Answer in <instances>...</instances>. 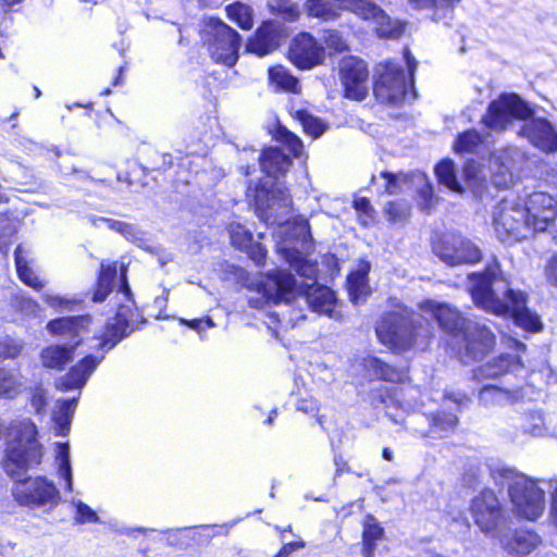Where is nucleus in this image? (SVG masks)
I'll return each instance as SVG.
<instances>
[{
	"instance_id": "nucleus-14",
	"label": "nucleus",
	"mask_w": 557,
	"mask_h": 557,
	"mask_svg": "<svg viewBox=\"0 0 557 557\" xmlns=\"http://www.w3.org/2000/svg\"><path fill=\"white\" fill-rule=\"evenodd\" d=\"M525 208L500 203L494 212V226L500 240L508 238L519 240L527 237V232L532 230Z\"/></svg>"
},
{
	"instance_id": "nucleus-2",
	"label": "nucleus",
	"mask_w": 557,
	"mask_h": 557,
	"mask_svg": "<svg viewBox=\"0 0 557 557\" xmlns=\"http://www.w3.org/2000/svg\"><path fill=\"white\" fill-rule=\"evenodd\" d=\"M468 277V288L476 307L495 315L511 317L517 325L528 331L541 330L539 315L527 308V295L510 287L496 259L483 272L471 273Z\"/></svg>"
},
{
	"instance_id": "nucleus-55",
	"label": "nucleus",
	"mask_w": 557,
	"mask_h": 557,
	"mask_svg": "<svg viewBox=\"0 0 557 557\" xmlns=\"http://www.w3.org/2000/svg\"><path fill=\"white\" fill-rule=\"evenodd\" d=\"M22 350V345L9 336H0V357L14 358Z\"/></svg>"
},
{
	"instance_id": "nucleus-25",
	"label": "nucleus",
	"mask_w": 557,
	"mask_h": 557,
	"mask_svg": "<svg viewBox=\"0 0 557 557\" xmlns=\"http://www.w3.org/2000/svg\"><path fill=\"white\" fill-rule=\"evenodd\" d=\"M79 345V341L66 345H50L40 352V360L45 368L51 370H63L73 359L74 350Z\"/></svg>"
},
{
	"instance_id": "nucleus-16",
	"label": "nucleus",
	"mask_w": 557,
	"mask_h": 557,
	"mask_svg": "<svg viewBox=\"0 0 557 557\" xmlns=\"http://www.w3.org/2000/svg\"><path fill=\"white\" fill-rule=\"evenodd\" d=\"M289 60L302 70L312 69L324 60V48L308 33L297 35L289 48Z\"/></svg>"
},
{
	"instance_id": "nucleus-7",
	"label": "nucleus",
	"mask_w": 557,
	"mask_h": 557,
	"mask_svg": "<svg viewBox=\"0 0 557 557\" xmlns=\"http://www.w3.org/2000/svg\"><path fill=\"white\" fill-rule=\"evenodd\" d=\"M198 34L214 63L227 67L237 63L242 37L235 29L220 18L206 16L198 24Z\"/></svg>"
},
{
	"instance_id": "nucleus-62",
	"label": "nucleus",
	"mask_w": 557,
	"mask_h": 557,
	"mask_svg": "<svg viewBox=\"0 0 557 557\" xmlns=\"http://www.w3.org/2000/svg\"><path fill=\"white\" fill-rule=\"evenodd\" d=\"M398 203L388 202L385 207V212L391 221H399L405 215V209H398Z\"/></svg>"
},
{
	"instance_id": "nucleus-26",
	"label": "nucleus",
	"mask_w": 557,
	"mask_h": 557,
	"mask_svg": "<svg viewBox=\"0 0 557 557\" xmlns=\"http://www.w3.org/2000/svg\"><path fill=\"white\" fill-rule=\"evenodd\" d=\"M370 268L369 262L361 261L347 277L349 297L355 305L363 302L370 293V287L368 285Z\"/></svg>"
},
{
	"instance_id": "nucleus-3",
	"label": "nucleus",
	"mask_w": 557,
	"mask_h": 557,
	"mask_svg": "<svg viewBox=\"0 0 557 557\" xmlns=\"http://www.w3.org/2000/svg\"><path fill=\"white\" fill-rule=\"evenodd\" d=\"M531 114L532 109L519 96L503 94L490 103L483 122L492 131H505L513 120H525L518 132L519 136L525 137L543 151H557V133L552 124L542 117L527 120Z\"/></svg>"
},
{
	"instance_id": "nucleus-58",
	"label": "nucleus",
	"mask_w": 557,
	"mask_h": 557,
	"mask_svg": "<svg viewBox=\"0 0 557 557\" xmlns=\"http://www.w3.org/2000/svg\"><path fill=\"white\" fill-rule=\"evenodd\" d=\"M181 323L188 325L190 329L197 331L199 334H201V332L205 329H212L215 325L214 322L212 321V319L209 317H206L203 319H194V320L181 319Z\"/></svg>"
},
{
	"instance_id": "nucleus-23",
	"label": "nucleus",
	"mask_w": 557,
	"mask_h": 557,
	"mask_svg": "<svg viewBox=\"0 0 557 557\" xmlns=\"http://www.w3.org/2000/svg\"><path fill=\"white\" fill-rule=\"evenodd\" d=\"M89 323L90 318L88 315L64 317L50 321L47 329L51 334L70 338L75 343L82 341Z\"/></svg>"
},
{
	"instance_id": "nucleus-41",
	"label": "nucleus",
	"mask_w": 557,
	"mask_h": 557,
	"mask_svg": "<svg viewBox=\"0 0 557 557\" xmlns=\"http://www.w3.org/2000/svg\"><path fill=\"white\" fill-rule=\"evenodd\" d=\"M305 7L309 15L320 17L325 21L335 20L339 16L336 8V0L329 2L326 0H305Z\"/></svg>"
},
{
	"instance_id": "nucleus-44",
	"label": "nucleus",
	"mask_w": 557,
	"mask_h": 557,
	"mask_svg": "<svg viewBox=\"0 0 557 557\" xmlns=\"http://www.w3.org/2000/svg\"><path fill=\"white\" fill-rule=\"evenodd\" d=\"M482 136L474 129L461 133L454 145L458 153H473L482 145Z\"/></svg>"
},
{
	"instance_id": "nucleus-50",
	"label": "nucleus",
	"mask_w": 557,
	"mask_h": 557,
	"mask_svg": "<svg viewBox=\"0 0 557 557\" xmlns=\"http://www.w3.org/2000/svg\"><path fill=\"white\" fill-rule=\"evenodd\" d=\"M18 379L7 370H0V397L12 398L18 393Z\"/></svg>"
},
{
	"instance_id": "nucleus-61",
	"label": "nucleus",
	"mask_w": 557,
	"mask_h": 557,
	"mask_svg": "<svg viewBox=\"0 0 557 557\" xmlns=\"http://www.w3.org/2000/svg\"><path fill=\"white\" fill-rule=\"evenodd\" d=\"M547 281L557 286V253H555L546 267Z\"/></svg>"
},
{
	"instance_id": "nucleus-13",
	"label": "nucleus",
	"mask_w": 557,
	"mask_h": 557,
	"mask_svg": "<svg viewBox=\"0 0 557 557\" xmlns=\"http://www.w3.org/2000/svg\"><path fill=\"white\" fill-rule=\"evenodd\" d=\"M524 208L532 231L557 237V201L550 195L535 191L528 197Z\"/></svg>"
},
{
	"instance_id": "nucleus-59",
	"label": "nucleus",
	"mask_w": 557,
	"mask_h": 557,
	"mask_svg": "<svg viewBox=\"0 0 557 557\" xmlns=\"http://www.w3.org/2000/svg\"><path fill=\"white\" fill-rule=\"evenodd\" d=\"M302 547H305L304 541L286 542L274 557H288L293 552Z\"/></svg>"
},
{
	"instance_id": "nucleus-39",
	"label": "nucleus",
	"mask_w": 557,
	"mask_h": 557,
	"mask_svg": "<svg viewBox=\"0 0 557 557\" xmlns=\"http://www.w3.org/2000/svg\"><path fill=\"white\" fill-rule=\"evenodd\" d=\"M269 79L277 89L296 92L298 81L284 66L277 65L269 70Z\"/></svg>"
},
{
	"instance_id": "nucleus-6",
	"label": "nucleus",
	"mask_w": 557,
	"mask_h": 557,
	"mask_svg": "<svg viewBox=\"0 0 557 557\" xmlns=\"http://www.w3.org/2000/svg\"><path fill=\"white\" fill-rule=\"evenodd\" d=\"M496 485H507L513 513L528 521L537 520L545 510V493L537 483L510 469L492 473Z\"/></svg>"
},
{
	"instance_id": "nucleus-11",
	"label": "nucleus",
	"mask_w": 557,
	"mask_h": 557,
	"mask_svg": "<svg viewBox=\"0 0 557 557\" xmlns=\"http://www.w3.org/2000/svg\"><path fill=\"white\" fill-rule=\"evenodd\" d=\"M435 255L446 264H473L482 259L481 249L469 238L458 234L444 235L434 246Z\"/></svg>"
},
{
	"instance_id": "nucleus-28",
	"label": "nucleus",
	"mask_w": 557,
	"mask_h": 557,
	"mask_svg": "<svg viewBox=\"0 0 557 557\" xmlns=\"http://www.w3.org/2000/svg\"><path fill=\"white\" fill-rule=\"evenodd\" d=\"M261 170L268 175L276 177L285 173L292 165V159L277 147L265 149L259 157Z\"/></svg>"
},
{
	"instance_id": "nucleus-49",
	"label": "nucleus",
	"mask_w": 557,
	"mask_h": 557,
	"mask_svg": "<svg viewBox=\"0 0 557 557\" xmlns=\"http://www.w3.org/2000/svg\"><path fill=\"white\" fill-rule=\"evenodd\" d=\"M268 7L271 13L281 16L285 21L293 22L299 16L298 7L288 0H275L269 2Z\"/></svg>"
},
{
	"instance_id": "nucleus-53",
	"label": "nucleus",
	"mask_w": 557,
	"mask_h": 557,
	"mask_svg": "<svg viewBox=\"0 0 557 557\" xmlns=\"http://www.w3.org/2000/svg\"><path fill=\"white\" fill-rule=\"evenodd\" d=\"M523 432L532 436H540L544 431V419L541 412H531L525 417L522 425Z\"/></svg>"
},
{
	"instance_id": "nucleus-54",
	"label": "nucleus",
	"mask_w": 557,
	"mask_h": 557,
	"mask_svg": "<svg viewBox=\"0 0 557 557\" xmlns=\"http://www.w3.org/2000/svg\"><path fill=\"white\" fill-rule=\"evenodd\" d=\"M321 40L324 42L326 48L334 50L335 52H343L347 50V44L341 36L339 32L335 29L325 30Z\"/></svg>"
},
{
	"instance_id": "nucleus-46",
	"label": "nucleus",
	"mask_w": 557,
	"mask_h": 557,
	"mask_svg": "<svg viewBox=\"0 0 557 557\" xmlns=\"http://www.w3.org/2000/svg\"><path fill=\"white\" fill-rule=\"evenodd\" d=\"M384 531L380 524H364L362 532V553L364 557H372L376 542L382 541Z\"/></svg>"
},
{
	"instance_id": "nucleus-51",
	"label": "nucleus",
	"mask_w": 557,
	"mask_h": 557,
	"mask_svg": "<svg viewBox=\"0 0 557 557\" xmlns=\"http://www.w3.org/2000/svg\"><path fill=\"white\" fill-rule=\"evenodd\" d=\"M277 140L292 153L298 157L302 151V143L299 137L290 133L286 128H280L277 132Z\"/></svg>"
},
{
	"instance_id": "nucleus-37",
	"label": "nucleus",
	"mask_w": 557,
	"mask_h": 557,
	"mask_svg": "<svg viewBox=\"0 0 557 557\" xmlns=\"http://www.w3.org/2000/svg\"><path fill=\"white\" fill-rule=\"evenodd\" d=\"M284 258L300 276L315 280L317 268L306 259L302 252L297 249H285Z\"/></svg>"
},
{
	"instance_id": "nucleus-35",
	"label": "nucleus",
	"mask_w": 557,
	"mask_h": 557,
	"mask_svg": "<svg viewBox=\"0 0 557 557\" xmlns=\"http://www.w3.org/2000/svg\"><path fill=\"white\" fill-rule=\"evenodd\" d=\"M363 366L370 377L388 382H397L400 379V373L395 368L376 357L364 358Z\"/></svg>"
},
{
	"instance_id": "nucleus-15",
	"label": "nucleus",
	"mask_w": 557,
	"mask_h": 557,
	"mask_svg": "<svg viewBox=\"0 0 557 557\" xmlns=\"http://www.w3.org/2000/svg\"><path fill=\"white\" fill-rule=\"evenodd\" d=\"M339 76L346 98L361 101L367 97L369 71L363 60L357 57L344 58L339 64Z\"/></svg>"
},
{
	"instance_id": "nucleus-52",
	"label": "nucleus",
	"mask_w": 557,
	"mask_h": 557,
	"mask_svg": "<svg viewBox=\"0 0 557 557\" xmlns=\"http://www.w3.org/2000/svg\"><path fill=\"white\" fill-rule=\"evenodd\" d=\"M458 424V418L455 413L440 411L432 417V425L441 432H451Z\"/></svg>"
},
{
	"instance_id": "nucleus-20",
	"label": "nucleus",
	"mask_w": 557,
	"mask_h": 557,
	"mask_svg": "<svg viewBox=\"0 0 557 557\" xmlns=\"http://www.w3.org/2000/svg\"><path fill=\"white\" fill-rule=\"evenodd\" d=\"M474 522H496L503 517V508L492 490H484L471 503Z\"/></svg>"
},
{
	"instance_id": "nucleus-47",
	"label": "nucleus",
	"mask_w": 557,
	"mask_h": 557,
	"mask_svg": "<svg viewBox=\"0 0 557 557\" xmlns=\"http://www.w3.org/2000/svg\"><path fill=\"white\" fill-rule=\"evenodd\" d=\"M228 234L232 245L239 250L247 249L252 242L251 232L238 222L228 224Z\"/></svg>"
},
{
	"instance_id": "nucleus-22",
	"label": "nucleus",
	"mask_w": 557,
	"mask_h": 557,
	"mask_svg": "<svg viewBox=\"0 0 557 557\" xmlns=\"http://www.w3.org/2000/svg\"><path fill=\"white\" fill-rule=\"evenodd\" d=\"M280 45V30L275 22L268 21L262 23L255 36L247 44L248 51L263 57Z\"/></svg>"
},
{
	"instance_id": "nucleus-31",
	"label": "nucleus",
	"mask_w": 557,
	"mask_h": 557,
	"mask_svg": "<svg viewBox=\"0 0 557 557\" xmlns=\"http://www.w3.org/2000/svg\"><path fill=\"white\" fill-rule=\"evenodd\" d=\"M77 398L64 399L58 403L57 410L53 412V422L55 432L60 436H65L70 432L73 414L77 406Z\"/></svg>"
},
{
	"instance_id": "nucleus-1",
	"label": "nucleus",
	"mask_w": 557,
	"mask_h": 557,
	"mask_svg": "<svg viewBox=\"0 0 557 557\" xmlns=\"http://www.w3.org/2000/svg\"><path fill=\"white\" fill-rule=\"evenodd\" d=\"M37 435V426L29 419L12 421L7 432L2 468L15 481L13 495L16 502L33 508H51L60 499L53 482L42 476L22 480L27 470L41 463L44 447Z\"/></svg>"
},
{
	"instance_id": "nucleus-30",
	"label": "nucleus",
	"mask_w": 557,
	"mask_h": 557,
	"mask_svg": "<svg viewBox=\"0 0 557 557\" xmlns=\"http://www.w3.org/2000/svg\"><path fill=\"white\" fill-rule=\"evenodd\" d=\"M461 0H408L409 4L416 10H431L434 21H444L449 18L455 5Z\"/></svg>"
},
{
	"instance_id": "nucleus-9",
	"label": "nucleus",
	"mask_w": 557,
	"mask_h": 557,
	"mask_svg": "<svg viewBox=\"0 0 557 557\" xmlns=\"http://www.w3.org/2000/svg\"><path fill=\"white\" fill-rule=\"evenodd\" d=\"M462 333L460 358L463 363L480 361L491 354L496 344V336L480 321H469Z\"/></svg>"
},
{
	"instance_id": "nucleus-27",
	"label": "nucleus",
	"mask_w": 557,
	"mask_h": 557,
	"mask_svg": "<svg viewBox=\"0 0 557 557\" xmlns=\"http://www.w3.org/2000/svg\"><path fill=\"white\" fill-rule=\"evenodd\" d=\"M523 159L522 152L509 147L493 154L492 160L500 165V174L494 176V184L499 187H507L511 182V170Z\"/></svg>"
},
{
	"instance_id": "nucleus-33",
	"label": "nucleus",
	"mask_w": 557,
	"mask_h": 557,
	"mask_svg": "<svg viewBox=\"0 0 557 557\" xmlns=\"http://www.w3.org/2000/svg\"><path fill=\"white\" fill-rule=\"evenodd\" d=\"M338 11L354 13L364 21H372L380 13V7L371 0H336Z\"/></svg>"
},
{
	"instance_id": "nucleus-48",
	"label": "nucleus",
	"mask_w": 557,
	"mask_h": 557,
	"mask_svg": "<svg viewBox=\"0 0 557 557\" xmlns=\"http://www.w3.org/2000/svg\"><path fill=\"white\" fill-rule=\"evenodd\" d=\"M298 121L301 123L305 133L312 138L320 137L325 132V124L306 111H297Z\"/></svg>"
},
{
	"instance_id": "nucleus-24",
	"label": "nucleus",
	"mask_w": 557,
	"mask_h": 557,
	"mask_svg": "<svg viewBox=\"0 0 557 557\" xmlns=\"http://www.w3.org/2000/svg\"><path fill=\"white\" fill-rule=\"evenodd\" d=\"M523 371V364L518 357L510 355H502L485 364L479 367L474 371V377L481 379H496L507 373H515L516 375Z\"/></svg>"
},
{
	"instance_id": "nucleus-56",
	"label": "nucleus",
	"mask_w": 557,
	"mask_h": 557,
	"mask_svg": "<svg viewBox=\"0 0 557 557\" xmlns=\"http://www.w3.org/2000/svg\"><path fill=\"white\" fill-rule=\"evenodd\" d=\"M75 507L77 519L81 520V522H98L99 517L97 512L94 509H91L88 505L78 500L77 503H75Z\"/></svg>"
},
{
	"instance_id": "nucleus-64",
	"label": "nucleus",
	"mask_w": 557,
	"mask_h": 557,
	"mask_svg": "<svg viewBox=\"0 0 557 557\" xmlns=\"http://www.w3.org/2000/svg\"><path fill=\"white\" fill-rule=\"evenodd\" d=\"M297 409L306 413H313L318 411V405L317 401L312 398L300 399L297 404Z\"/></svg>"
},
{
	"instance_id": "nucleus-45",
	"label": "nucleus",
	"mask_w": 557,
	"mask_h": 557,
	"mask_svg": "<svg viewBox=\"0 0 557 557\" xmlns=\"http://www.w3.org/2000/svg\"><path fill=\"white\" fill-rule=\"evenodd\" d=\"M293 232L299 240L301 249L309 253L313 249L312 235L309 222L306 218L299 215L293 221Z\"/></svg>"
},
{
	"instance_id": "nucleus-29",
	"label": "nucleus",
	"mask_w": 557,
	"mask_h": 557,
	"mask_svg": "<svg viewBox=\"0 0 557 557\" xmlns=\"http://www.w3.org/2000/svg\"><path fill=\"white\" fill-rule=\"evenodd\" d=\"M30 250L24 246L18 245L14 251L16 272L20 280L29 287L39 290L45 286V283L36 275L34 270L29 267L27 259Z\"/></svg>"
},
{
	"instance_id": "nucleus-57",
	"label": "nucleus",
	"mask_w": 557,
	"mask_h": 557,
	"mask_svg": "<svg viewBox=\"0 0 557 557\" xmlns=\"http://www.w3.org/2000/svg\"><path fill=\"white\" fill-rule=\"evenodd\" d=\"M246 251L249 258L257 264L262 265L265 260L267 249L259 243L251 242L250 246L247 249H242Z\"/></svg>"
},
{
	"instance_id": "nucleus-17",
	"label": "nucleus",
	"mask_w": 557,
	"mask_h": 557,
	"mask_svg": "<svg viewBox=\"0 0 557 557\" xmlns=\"http://www.w3.org/2000/svg\"><path fill=\"white\" fill-rule=\"evenodd\" d=\"M90 221L96 226H99V223H104L109 230L121 234L123 237L136 244L138 247L152 253H156L158 256L161 267H164L168 262L172 261L170 253H166L160 247L150 246L145 237V234L140 230H138L134 224L102 216L91 218Z\"/></svg>"
},
{
	"instance_id": "nucleus-36",
	"label": "nucleus",
	"mask_w": 557,
	"mask_h": 557,
	"mask_svg": "<svg viewBox=\"0 0 557 557\" xmlns=\"http://www.w3.org/2000/svg\"><path fill=\"white\" fill-rule=\"evenodd\" d=\"M375 23V29L380 37L398 38L405 29V24L399 20H393L381 8L380 13L372 20Z\"/></svg>"
},
{
	"instance_id": "nucleus-10",
	"label": "nucleus",
	"mask_w": 557,
	"mask_h": 557,
	"mask_svg": "<svg viewBox=\"0 0 557 557\" xmlns=\"http://www.w3.org/2000/svg\"><path fill=\"white\" fill-rule=\"evenodd\" d=\"M120 276L121 286L117 294H121L127 304L120 305L115 317L107 323L100 343L102 349H112L122 338L133 331L131 327V319L133 317L131 289L126 282V270L123 265L121 267Z\"/></svg>"
},
{
	"instance_id": "nucleus-8",
	"label": "nucleus",
	"mask_w": 557,
	"mask_h": 557,
	"mask_svg": "<svg viewBox=\"0 0 557 557\" xmlns=\"http://www.w3.org/2000/svg\"><path fill=\"white\" fill-rule=\"evenodd\" d=\"M247 197L253 201L256 213L267 224H285L290 212L292 198L280 185L271 190L264 187L248 188Z\"/></svg>"
},
{
	"instance_id": "nucleus-18",
	"label": "nucleus",
	"mask_w": 557,
	"mask_h": 557,
	"mask_svg": "<svg viewBox=\"0 0 557 557\" xmlns=\"http://www.w3.org/2000/svg\"><path fill=\"white\" fill-rule=\"evenodd\" d=\"M103 358L104 355L85 356L78 363L73 366L66 374L62 375L55 381V387L62 392L81 389L85 386L89 376L101 363Z\"/></svg>"
},
{
	"instance_id": "nucleus-34",
	"label": "nucleus",
	"mask_w": 557,
	"mask_h": 557,
	"mask_svg": "<svg viewBox=\"0 0 557 557\" xmlns=\"http://www.w3.org/2000/svg\"><path fill=\"white\" fill-rule=\"evenodd\" d=\"M117 275V265L115 262L109 264H101V270L98 277L97 289L92 295L95 302L103 301L112 290Z\"/></svg>"
},
{
	"instance_id": "nucleus-4",
	"label": "nucleus",
	"mask_w": 557,
	"mask_h": 557,
	"mask_svg": "<svg viewBox=\"0 0 557 557\" xmlns=\"http://www.w3.org/2000/svg\"><path fill=\"white\" fill-rule=\"evenodd\" d=\"M375 333L383 345L398 352L414 346L424 348L432 335L426 319L404 307L384 313L376 324Z\"/></svg>"
},
{
	"instance_id": "nucleus-63",
	"label": "nucleus",
	"mask_w": 557,
	"mask_h": 557,
	"mask_svg": "<svg viewBox=\"0 0 557 557\" xmlns=\"http://www.w3.org/2000/svg\"><path fill=\"white\" fill-rule=\"evenodd\" d=\"M3 230H4V234L3 235L0 234V250L1 251L7 250L8 246L10 245V237L14 233L13 226L8 221H5V225L3 226Z\"/></svg>"
},
{
	"instance_id": "nucleus-5",
	"label": "nucleus",
	"mask_w": 557,
	"mask_h": 557,
	"mask_svg": "<svg viewBox=\"0 0 557 557\" xmlns=\"http://www.w3.org/2000/svg\"><path fill=\"white\" fill-rule=\"evenodd\" d=\"M267 290L272 294L275 302H289L296 295H300L312 311L332 319L341 317L336 310L338 304L335 294L331 288L314 283L300 285L286 270L276 269L268 273Z\"/></svg>"
},
{
	"instance_id": "nucleus-32",
	"label": "nucleus",
	"mask_w": 557,
	"mask_h": 557,
	"mask_svg": "<svg viewBox=\"0 0 557 557\" xmlns=\"http://www.w3.org/2000/svg\"><path fill=\"white\" fill-rule=\"evenodd\" d=\"M517 398L515 389L500 388L496 385H486L479 392V401L484 406H503Z\"/></svg>"
},
{
	"instance_id": "nucleus-12",
	"label": "nucleus",
	"mask_w": 557,
	"mask_h": 557,
	"mask_svg": "<svg viewBox=\"0 0 557 557\" xmlns=\"http://www.w3.org/2000/svg\"><path fill=\"white\" fill-rule=\"evenodd\" d=\"M407 89L406 74L399 64L395 62L380 64L373 87L380 102L397 104L404 100Z\"/></svg>"
},
{
	"instance_id": "nucleus-60",
	"label": "nucleus",
	"mask_w": 557,
	"mask_h": 557,
	"mask_svg": "<svg viewBox=\"0 0 557 557\" xmlns=\"http://www.w3.org/2000/svg\"><path fill=\"white\" fill-rule=\"evenodd\" d=\"M47 405L46 393L42 389H37L32 397V406L37 413H41Z\"/></svg>"
},
{
	"instance_id": "nucleus-42",
	"label": "nucleus",
	"mask_w": 557,
	"mask_h": 557,
	"mask_svg": "<svg viewBox=\"0 0 557 557\" xmlns=\"http://www.w3.org/2000/svg\"><path fill=\"white\" fill-rule=\"evenodd\" d=\"M227 17L243 29H251L253 26L252 9L244 3L236 2L226 7Z\"/></svg>"
},
{
	"instance_id": "nucleus-40",
	"label": "nucleus",
	"mask_w": 557,
	"mask_h": 557,
	"mask_svg": "<svg viewBox=\"0 0 557 557\" xmlns=\"http://www.w3.org/2000/svg\"><path fill=\"white\" fill-rule=\"evenodd\" d=\"M381 178L384 181V190L386 194L394 195L398 194L403 190V185L409 183V181L413 177L423 181L424 176L420 173L418 174H405L398 173L394 174L387 171L381 172Z\"/></svg>"
},
{
	"instance_id": "nucleus-21",
	"label": "nucleus",
	"mask_w": 557,
	"mask_h": 557,
	"mask_svg": "<svg viewBox=\"0 0 557 557\" xmlns=\"http://www.w3.org/2000/svg\"><path fill=\"white\" fill-rule=\"evenodd\" d=\"M499 541L508 554L518 557L529 555L541 543L536 533L525 529L516 530L513 533L506 532Z\"/></svg>"
},
{
	"instance_id": "nucleus-19",
	"label": "nucleus",
	"mask_w": 557,
	"mask_h": 557,
	"mask_svg": "<svg viewBox=\"0 0 557 557\" xmlns=\"http://www.w3.org/2000/svg\"><path fill=\"white\" fill-rule=\"evenodd\" d=\"M421 310L434 318L438 325L447 333L461 332L470 321L465 319L456 308L445 302L426 300L421 305Z\"/></svg>"
},
{
	"instance_id": "nucleus-38",
	"label": "nucleus",
	"mask_w": 557,
	"mask_h": 557,
	"mask_svg": "<svg viewBox=\"0 0 557 557\" xmlns=\"http://www.w3.org/2000/svg\"><path fill=\"white\" fill-rule=\"evenodd\" d=\"M55 461L58 463L59 476L65 481V488L73 491V475L70 461L69 443H57Z\"/></svg>"
},
{
	"instance_id": "nucleus-43",
	"label": "nucleus",
	"mask_w": 557,
	"mask_h": 557,
	"mask_svg": "<svg viewBox=\"0 0 557 557\" xmlns=\"http://www.w3.org/2000/svg\"><path fill=\"white\" fill-rule=\"evenodd\" d=\"M438 182L453 191L461 193L462 187L456 180L454 163L450 160L440 162L435 168Z\"/></svg>"
}]
</instances>
